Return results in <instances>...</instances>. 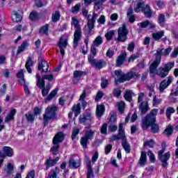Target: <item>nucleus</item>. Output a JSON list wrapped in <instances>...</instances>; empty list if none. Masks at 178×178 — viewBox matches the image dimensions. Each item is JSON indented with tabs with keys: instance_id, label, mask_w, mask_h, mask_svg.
Here are the masks:
<instances>
[{
	"instance_id": "obj_1",
	"label": "nucleus",
	"mask_w": 178,
	"mask_h": 178,
	"mask_svg": "<svg viewBox=\"0 0 178 178\" xmlns=\"http://www.w3.org/2000/svg\"><path fill=\"white\" fill-rule=\"evenodd\" d=\"M115 74L117 76V79H115L116 83H124V81H129L131 79H138L140 75L134 72H129L127 74H124L122 70H115Z\"/></svg>"
},
{
	"instance_id": "obj_2",
	"label": "nucleus",
	"mask_w": 178,
	"mask_h": 178,
	"mask_svg": "<svg viewBox=\"0 0 178 178\" xmlns=\"http://www.w3.org/2000/svg\"><path fill=\"white\" fill-rule=\"evenodd\" d=\"M156 115H158V109H152L149 114L142 118L141 127L143 130H147L151 124L156 122Z\"/></svg>"
},
{
	"instance_id": "obj_3",
	"label": "nucleus",
	"mask_w": 178,
	"mask_h": 178,
	"mask_svg": "<svg viewBox=\"0 0 178 178\" xmlns=\"http://www.w3.org/2000/svg\"><path fill=\"white\" fill-rule=\"evenodd\" d=\"M140 10H142L145 17L147 19L152 17V10H151V8L148 4L145 5L143 0L137 1L136 6L134 8V12H136V13H140Z\"/></svg>"
},
{
	"instance_id": "obj_4",
	"label": "nucleus",
	"mask_w": 178,
	"mask_h": 178,
	"mask_svg": "<svg viewBox=\"0 0 178 178\" xmlns=\"http://www.w3.org/2000/svg\"><path fill=\"white\" fill-rule=\"evenodd\" d=\"M72 24L74 26L75 31L74 33V48H77L79 42L81 40V27L79 24V20L76 17L72 18Z\"/></svg>"
},
{
	"instance_id": "obj_5",
	"label": "nucleus",
	"mask_w": 178,
	"mask_h": 178,
	"mask_svg": "<svg viewBox=\"0 0 178 178\" xmlns=\"http://www.w3.org/2000/svg\"><path fill=\"white\" fill-rule=\"evenodd\" d=\"M65 140V136L63 132L57 133L53 138V144L54 146L51 147L50 152L53 155H58V152H59V149L60 148V143H62Z\"/></svg>"
},
{
	"instance_id": "obj_6",
	"label": "nucleus",
	"mask_w": 178,
	"mask_h": 178,
	"mask_svg": "<svg viewBox=\"0 0 178 178\" xmlns=\"http://www.w3.org/2000/svg\"><path fill=\"white\" fill-rule=\"evenodd\" d=\"M58 107L55 105L47 107L45 111V113L43 115L44 126L48 125V120H52V119H56V111Z\"/></svg>"
},
{
	"instance_id": "obj_7",
	"label": "nucleus",
	"mask_w": 178,
	"mask_h": 178,
	"mask_svg": "<svg viewBox=\"0 0 178 178\" xmlns=\"http://www.w3.org/2000/svg\"><path fill=\"white\" fill-rule=\"evenodd\" d=\"M174 66L175 63H168L164 65V67H159L156 71V74L159 76V77L165 79V77L169 74V72H170Z\"/></svg>"
},
{
	"instance_id": "obj_8",
	"label": "nucleus",
	"mask_w": 178,
	"mask_h": 178,
	"mask_svg": "<svg viewBox=\"0 0 178 178\" xmlns=\"http://www.w3.org/2000/svg\"><path fill=\"white\" fill-rule=\"evenodd\" d=\"M98 17V14L93 13L92 15L89 14L87 17V24L85 26V29L88 27V34H91V31L95 27V22Z\"/></svg>"
},
{
	"instance_id": "obj_9",
	"label": "nucleus",
	"mask_w": 178,
	"mask_h": 178,
	"mask_svg": "<svg viewBox=\"0 0 178 178\" xmlns=\"http://www.w3.org/2000/svg\"><path fill=\"white\" fill-rule=\"evenodd\" d=\"M118 37L115 38L119 42H125L127 40V35L129 34V30L126 26V24H124L122 26L120 27L118 30Z\"/></svg>"
},
{
	"instance_id": "obj_10",
	"label": "nucleus",
	"mask_w": 178,
	"mask_h": 178,
	"mask_svg": "<svg viewBox=\"0 0 178 178\" xmlns=\"http://www.w3.org/2000/svg\"><path fill=\"white\" fill-rule=\"evenodd\" d=\"M92 138H94V131L91 129L86 131L85 135L80 139V144L82 145L83 149L87 148L88 140H92Z\"/></svg>"
},
{
	"instance_id": "obj_11",
	"label": "nucleus",
	"mask_w": 178,
	"mask_h": 178,
	"mask_svg": "<svg viewBox=\"0 0 178 178\" xmlns=\"http://www.w3.org/2000/svg\"><path fill=\"white\" fill-rule=\"evenodd\" d=\"M88 62L90 65L95 67L96 69H102V67H105L106 66V62L104 60H99L94 58V56H90L88 57Z\"/></svg>"
},
{
	"instance_id": "obj_12",
	"label": "nucleus",
	"mask_w": 178,
	"mask_h": 178,
	"mask_svg": "<svg viewBox=\"0 0 178 178\" xmlns=\"http://www.w3.org/2000/svg\"><path fill=\"white\" fill-rule=\"evenodd\" d=\"M173 83V78L168 76L167 79L163 80L159 85V90L160 92H163L168 86H170Z\"/></svg>"
},
{
	"instance_id": "obj_13",
	"label": "nucleus",
	"mask_w": 178,
	"mask_h": 178,
	"mask_svg": "<svg viewBox=\"0 0 178 178\" xmlns=\"http://www.w3.org/2000/svg\"><path fill=\"white\" fill-rule=\"evenodd\" d=\"M172 51V48L168 47L167 49H161L159 48L156 50V53L155 54L156 58L161 60L162 59V55L168 56Z\"/></svg>"
},
{
	"instance_id": "obj_14",
	"label": "nucleus",
	"mask_w": 178,
	"mask_h": 178,
	"mask_svg": "<svg viewBox=\"0 0 178 178\" xmlns=\"http://www.w3.org/2000/svg\"><path fill=\"white\" fill-rule=\"evenodd\" d=\"M161 162V166L162 168H164L166 169L168 166L169 165V163H168V161L170 159V152H168L167 153L164 154L161 157H159Z\"/></svg>"
},
{
	"instance_id": "obj_15",
	"label": "nucleus",
	"mask_w": 178,
	"mask_h": 178,
	"mask_svg": "<svg viewBox=\"0 0 178 178\" xmlns=\"http://www.w3.org/2000/svg\"><path fill=\"white\" fill-rule=\"evenodd\" d=\"M139 111H140V115H145L148 111L151 108H149V105L148 104V102L144 101L139 104L138 105Z\"/></svg>"
},
{
	"instance_id": "obj_16",
	"label": "nucleus",
	"mask_w": 178,
	"mask_h": 178,
	"mask_svg": "<svg viewBox=\"0 0 178 178\" xmlns=\"http://www.w3.org/2000/svg\"><path fill=\"white\" fill-rule=\"evenodd\" d=\"M91 120H92V116L90 113H83L79 116V123L82 124H86L87 122H91Z\"/></svg>"
},
{
	"instance_id": "obj_17",
	"label": "nucleus",
	"mask_w": 178,
	"mask_h": 178,
	"mask_svg": "<svg viewBox=\"0 0 178 178\" xmlns=\"http://www.w3.org/2000/svg\"><path fill=\"white\" fill-rule=\"evenodd\" d=\"M86 166L88 168V173L86 178H91L94 177V172L92 171V168H91V161L88 156H86Z\"/></svg>"
},
{
	"instance_id": "obj_18",
	"label": "nucleus",
	"mask_w": 178,
	"mask_h": 178,
	"mask_svg": "<svg viewBox=\"0 0 178 178\" xmlns=\"http://www.w3.org/2000/svg\"><path fill=\"white\" fill-rule=\"evenodd\" d=\"M161 64V60L156 57L155 60L152 63L149 67V73L150 74H154L156 72H157L156 69L158 66Z\"/></svg>"
},
{
	"instance_id": "obj_19",
	"label": "nucleus",
	"mask_w": 178,
	"mask_h": 178,
	"mask_svg": "<svg viewBox=\"0 0 178 178\" xmlns=\"http://www.w3.org/2000/svg\"><path fill=\"white\" fill-rule=\"evenodd\" d=\"M122 147L124 149L125 152L127 154H130V152L131 151V146H130V144L127 142V138L124 137L122 138Z\"/></svg>"
},
{
	"instance_id": "obj_20",
	"label": "nucleus",
	"mask_w": 178,
	"mask_h": 178,
	"mask_svg": "<svg viewBox=\"0 0 178 178\" xmlns=\"http://www.w3.org/2000/svg\"><path fill=\"white\" fill-rule=\"evenodd\" d=\"M49 68V65L47 61L42 60L41 63H39L38 70H42V73H47L48 69Z\"/></svg>"
},
{
	"instance_id": "obj_21",
	"label": "nucleus",
	"mask_w": 178,
	"mask_h": 178,
	"mask_svg": "<svg viewBox=\"0 0 178 178\" xmlns=\"http://www.w3.org/2000/svg\"><path fill=\"white\" fill-rule=\"evenodd\" d=\"M134 13V10L132 7H129L127 11V16L129 18V23H134L136 22V16L133 15Z\"/></svg>"
},
{
	"instance_id": "obj_22",
	"label": "nucleus",
	"mask_w": 178,
	"mask_h": 178,
	"mask_svg": "<svg viewBox=\"0 0 178 178\" xmlns=\"http://www.w3.org/2000/svg\"><path fill=\"white\" fill-rule=\"evenodd\" d=\"M81 165V163L80 162V160L76 161L73 158L69 160V168H70V169H77L78 168H80Z\"/></svg>"
},
{
	"instance_id": "obj_23",
	"label": "nucleus",
	"mask_w": 178,
	"mask_h": 178,
	"mask_svg": "<svg viewBox=\"0 0 178 178\" xmlns=\"http://www.w3.org/2000/svg\"><path fill=\"white\" fill-rule=\"evenodd\" d=\"M34 66V61L31 59V57H28L26 63L25 64V67L28 72V73L31 74L33 72V70H31V67Z\"/></svg>"
},
{
	"instance_id": "obj_24",
	"label": "nucleus",
	"mask_w": 178,
	"mask_h": 178,
	"mask_svg": "<svg viewBox=\"0 0 178 178\" xmlns=\"http://www.w3.org/2000/svg\"><path fill=\"white\" fill-rule=\"evenodd\" d=\"M145 163H147V153H145V152H141L140 157L138 161V165L143 168L145 166Z\"/></svg>"
},
{
	"instance_id": "obj_25",
	"label": "nucleus",
	"mask_w": 178,
	"mask_h": 178,
	"mask_svg": "<svg viewBox=\"0 0 178 178\" xmlns=\"http://www.w3.org/2000/svg\"><path fill=\"white\" fill-rule=\"evenodd\" d=\"M37 83L36 86L39 87V88H44L45 87V81L44 79H41V76L40 74H36Z\"/></svg>"
},
{
	"instance_id": "obj_26",
	"label": "nucleus",
	"mask_w": 178,
	"mask_h": 178,
	"mask_svg": "<svg viewBox=\"0 0 178 178\" xmlns=\"http://www.w3.org/2000/svg\"><path fill=\"white\" fill-rule=\"evenodd\" d=\"M49 24H46L44 26H42L39 30V34L40 35H49Z\"/></svg>"
},
{
	"instance_id": "obj_27",
	"label": "nucleus",
	"mask_w": 178,
	"mask_h": 178,
	"mask_svg": "<svg viewBox=\"0 0 178 178\" xmlns=\"http://www.w3.org/2000/svg\"><path fill=\"white\" fill-rule=\"evenodd\" d=\"M105 112V106L104 105H97L96 108V115L97 118H101L104 115Z\"/></svg>"
},
{
	"instance_id": "obj_28",
	"label": "nucleus",
	"mask_w": 178,
	"mask_h": 178,
	"mask_svg": "<svg viewBox=\"0 0 178 178\" xmlns=\"http://www.w3.org/2000/svg\"><path fill=\"white\" fill-rule=\"evenodd\" d=\"M124 59H126V53L121 54L116 60V66L118 67L123 65V62H124Z\"/></svg>"
},
{
	"instance_id": "obj_29",
	"label": "nucleus",
	"mask_w": 178,
	"mask_h": 178,
	"mask_svg": "<svg viewBox=\"0 0 178 178\" xmlns=\"http://www.w3.org/2000/svg\"><path fill=\"white\" fill-rule=\"evenodd\" d=\"M72 112L74 113V116L77 118V115H80L81 112V108L80 107V103L74 104L72 108Z\"/></svg>"
},
{
	"instance_id": "obj_30",
	"label": "nucleus",
	"mask_w": 178,
	"mask_h": 178,
	"mask_svg": "<svg viewBox=\"0 0 178 178\" xmlns=\"http://www.w3.org/2000/svg\"><path fill=\"white\" fill-rule=\"evenodd\" d=\"M134 94L133 90H127L124 95V98L126 99V101H128V102H131L133 101Z\"/></svg>"
},
{
	"instance_id": "obj_31",
	"label": "nucleus",
	"mask_w": 178,
	"mask_h": 178,
	"mask_svg": "<svg viewBox=\"0 0 178 178\" xmlns=\"http://www.w3.org/2000/svg\"><path fill=\"white\" fill-rule=\"evenodd\" d=\"M3 151L7 156H13V149H12V147L5 146L3 147Z\"/></svg>"
},
{
	"instance_id": "obj_32",
	"label": "nucleus",
	"mask_w": 178,
	"mask_h": 178,
	"mask_svg": "<svg viewBox=\"0 0 178 178\" xmlns=\"http://www.w3.org/2000/svg\"><path fill=\"white\" fill-rule=\"evenodd\" d=\"M58 45V47L66 48L67 47V39L64 36H61Z\"/></svg>"
},
{
	"instance_id": "obj_33",
	"label": "nucleus",
	"mask_w": 178,
	"mask_h": 178,
	"mask_svg": "<svg viewBox=\"0 0 178 178\" xmlns=\"http://www.w3.org/2000/svg\"><path fill=\"white\" fill-rule=\"evenodd\" d=\"M15 115H16V109H12L10 113L6 117L5 122L8 123V122H10V120H13Z\"/></svg>"
},
{
	"instance_id": "obj_34",
	"label": "nucleus",
	"mask_w": 178,
	"mask_h": 178,
	"mask_svg": "<svg viewBox=\"0 0 178 178\" xmlns=\"http://www.w3.org/2000/svg\"><path fill=\"white\" fill-rule=\"evenodd\" d=\"M163 35H165V32L163 31L152 33V37L156 41L158 40H161Z\"/></svg>"
},
{
	"instance_id": "obj_35",
	"label": "nucleus",
	"mask_w": 178,
	"mask_h": 178,
	"mask_svg": "<svg viewBox=\"0 0 178 178\" xmlns=\"http://www.w3.org/2000/svg\"><path fill=\"white\" fill-rule=\"evenodd\" d=\"M58 90H59L58 88H56L53 91H51L50 92V94L47 96V97L46 99V102L48 103L49 102H50L51 99H52V98H54L55 97V95H56V94H58Z\"/></svg>"
},
{
	"instance_id": "obj_36",
	"label": "nucleus",
	"mask_w": 178,
	"mask_h": 178,
	"mask_svg": "<svg viewBox=\"0 0 178 178\" xmlns=\"http://www.w3.org/2000/svg\"><path fill=\"white\" fill-rule=\"evenodd\" d=\"M118 134L122 138H124L126 135L124 134V128L123 127V123H120L118 126Z\"/></svg>"
},
{
	"instance_id": "obj_37",
	"label": "nucleus",
	"mask_w": 178,
	"mask_h": 178,
	"mask_svg": "<svg viewBox=\"0 0 178 178\" xmlns=\"http://www.w3.org/2000/svg\"><path fill=\"white\" fill-rule=\"evenodd\" d=\"M60 19V13L59 11H56L55 13L52 14L51 20L53 23H56Z\"/></svg>"
},
{
	"instance_id": "obj_38",
	"label": "nucleus",
	"mask_w": 178,
	"mask_h": 178,
	"mask_svg": "<svg viewBox=\"0 0 178 178\" xmlns=\"http://www.w3.org/2000/svg\"><path fill=\"white\" fill-rule=\"evenodd\" d=\"M115 34H116V31L112 30V31H108L105 34V38H106L107 41H111V40L113 38V35Z\"/></svg>"
},
{
	"instance_id": "obj_39",
	"label": "nucleus",
	"mask_w": 178,
	"mask_h": 178,
	"mask_svg": "<svg viewBox=\"0 0 178 178\" xmlns=\"http://www.w3.org/2000/svg\"><path fill=\"white\" fill-rule=\"evenodd\" d=\"M29 19L32 21L38 20V19H40V14H38L37 11H33L29 15Z\"/></svg>"
},
{
	"instance_id": "obj_40",
	"label": "nucleus",
	"mask_w": 178,
	"mask_h": 178,
	"mask_svg": "<svg viewBox=\"0 0 178 178\" xmlns=\"http://www.w3.org/2000/svg\"><path fill=\"white\" fill-rule=\"evenodd\" d=\"M175 112H176V110L173 107L167 108L165 115L169 120H170L172 113H175Z\"/></svg>"
},
{
	"instance_id": "obj_41",
	"label": "nucleus",
	"mask_w": 178,
	"mask_h": 178,
	"mask_svg": "<svg viewBox=\"0 0 178 178\" xmlns=\"http://www.w3.org/2000/svg\"><path fill=\"white\" fill-rule=\"evenodd\" d=\"M74 79H81L82 76H86V73L82 71L76 70L73 74Z\"/></svg>"
},
{
	"instance_id": "obj_42",
	"label": "nucleus",
	"mask_w": 178,
	"mask_h": 178,
	"mask_svg": "<svg viewBox=\"0 0 178 178\" xmlns=\"http://www.w3.org/2000/svg\"><path fill=\"white\" fill-rule=\"evenodd\" d=\"M35 3L37 8H42V6H45L48 2L47 0H36Z\"/></svg>"
},
{
	"instance_id": "obj_43",
	"label": "nucleus",
	"mask_w": 178,
	"mask_h": 178,
	"mask_svg": "<svg viewBox=\"0 0 178 178\" xmlns=\"http://www.w3.org/2000/svg\"><path fill=\"white\" fill-rule=\"evenodd\" d=\"M17 79L21 86H23V70H19L17 73Z\"/></svg>"
},
{
	"instance_id": "obj_44",
	"label": "nucleus",
	"mask_w": 178,
	"mask_h": 178,
	"mask_svg": "<svg viewBox=\"0 0 178 178\" xmlns=\"http://www.w3.org/2000/svg\"><path fill=\"white\" fill-rule=\"evenodd\" d=\"M102 37H101V35H99L93 41V45H95L96 47H99V45H102Z\"/></svg>"
},
{
	"instance_id": "obj_45",
	"label": "nucleus",
	"mask_w": 178,
	"mask_h": 178,
	"mask_svg": "<svg viewBox=\"0 0 178 178\" xmlns=\"http://www.w3.org/2000/svg\"><path fill=\"white\" fill-rule=\"evenodd\" d=\"M26 118L28 122H30L31 123H33L34 122V119H35V116L31 112H28L26 114Z\"/></svg>"
},
{
	"instance_id": "obj_46",
	"label": "nucleus",
	"mask_w": 178,
	"mask_h": 178,
	"mask_svg": "<svg viewBox=\"0 0 178 178\" xmlns=\"http://www.w3.org/2000/svg\"><path fill=\"white\" fill-rule=\"evenodd\" d=\"M117 105L119 112H120V113H123L124 112V106L126 105V104H124V102H120L117 103Z\"/></svg>"
},
{
	"instance_id": "obj_47",
	"label": "nucleus",
	"mask_w": 178,
	"mask_h": 178,
	"mask_svg": "<svg viewBox=\"0 0 178 178\" xmlns=\"http://www.w3.org/2000/svg\"><path fill=\"white\" fill-rule=\"evenodd\" d=\"M154 145H155L154 140H146L143 144V147H149L150 148H154Z\"/></svg>"
},
{
	"instance_id": "obj_48",
	"label": "nucleus",
	"mask_w": 178,
	"mask_h": 178,
	"mask_svg": "<svg viewBox=\"0 0 178 178\" xmlns=\"http://www.w3.org/2000/svg\"><path fill=\"white\" fill-rule=\"evenodd\" d=\"M22 15H19L18 13H15L12 16V20L15 22H22Z\"/></svg>"
},
{
	"instance_id": "obj_49",
	"label": "nucleus",
	"mask_w": 178,
	"mask_h": 178,
	"mask_svg": "<svg viewBox=\"0 0 178 178\" xmlns=\"http://www.w3.org/2000/svg\"><path fill=\"white\" fill-rule=\"evenodd\" d=\"M103 4H104V2H102L101 0L95 1V9L96 10H99V9H102Z\"/></svg>"
},
{
	"instance_id": "obj_50",
	"label": "nucleus",
	"mask_w": 178,
	"mask_h": 178,
	"mask_svg": "<svg viewBox=\"0 0 178 178\" xmlns=\"http://www.w3.org/2000/svg\"><path fill=\"white\" fill-rule=\"evenodd\" d=\"M4 170L6 172L8 175H10V173L13 172V165H12V163H8L6 168H5Z\"/></svg>"
},
{
	"instance_id": "obj_51",
	"label": "nucleus",
	"mask_w": 178,
	"mask_h": 178,
	"mask_svg": "<svg viewBox=\"0 0 178 178\" xmlns=\"http://www.w3.org/2000/svg\"><path fill=\"white\" fill-rule=\"evenodd\" d=\"M162 102V99L156 98V96H154L152 105L153 106H158Z\"/></svg>"
},
{
	"instance_id": "obj_52",
	"label": "nucleus",
	"mask_w": 178,
	"mask_h": 178,
	"mask_svg": "<svg viewBox=\"0 0 178 178\" xmlns=\"http://www.w3.org/2000/svg\"><path fill=\"white\" fill-rule=\"evenodd\" d=\"M165 15L159 14V23L160 26H163L165 24Z\"/></svg>"
},
{
	"instance_id": "obj_53",
	"label": "nucleus",
	"mask_w": 178,
	"mask_h": 178,
	"mask_svg": "<svg viewBox=\"0 0 178 178\" xmlns=\"http://www.w3.org/2000/svg\"><path fill=\"white\" fill-rule=\"evenodd\" d=\"M80 8H81V5L76 4L74 7L72 8V13H79L80 11Z\"/></svg>"
},
{
	"instance_id": "obj_54",
	"label": "nucleus",
	"mask_w": 178,
	"mask_h": 178,
	"mask_svg": "<svg viewBox=\"0 0 178 178\" xmlns=\"http://www.w3.org/2000/svg\"><path fill=\"white\" fill-rule=\"evenodd\" d=\"M150 126L152 127V133H158V131H159V127L158 124H155V122L150 124Z\"/></svg>"
},
{
	"instance_id": "obj_55",
	"label": "nucleus",
	"mask_w": 178,
	"mask_h": 178,
	"mask_svg": "<svg viewBox=\"0 0 178 178\" xmlns=\"http://www.w3.org/2000/svg\"><path fill=\"white\" fill-rule=\"evenodd\" d=\"M79 133H80V129L77 127L74 128L72 134V139L74 140V138H76V136H77Z\"/></svg>"
},
{
	"instance_id": "obj_56",
	"label": "nucleus",
	"mask_w": 178,
	"mask_h": 178,
	"mask_svg": "<svg viewBox=\"0 0 178 178\" xmlns=\"http://www.w3.org/2000/svg\"><path fill=\"white\" fill-rule=\"evenodd\" d=\"M147 155L149 157L150 161L154 163V162H155V155L154 154V153H152L151 150H148Z\"/></svg>"
},
{
	"instance_id": "obj_57",
	"label": "nucleus",
	"mask_w": 178,
	"mask_h": 178,
	"mask_svg": "<svg viewBox=\"0 0 178 178\" xmlns=\"http://www.w3.org/2000/svg\"><path fill=\"white\" fill-rule=\"evenodd\" d=\"M168 99H170L173 103L177 102V96L173 93H170L168 97Z\"/></svg>"
},
{
	"instance_id": "obj_58",
	"label": "nucleus",
	"mask_w": 178,
	"mask_h": 178,
	"mask_svg": "<svg viewBox=\"0 0 178 178\" xmlns=\"http://www.w3.org/2000/svg\"><path fill=\"white\" fill-rule=\"evenodd\" d=\"M108 80L106 79L105 78H102V83H101V87L102 88H106V87H108Z\"/></svg>"
},
{
	"instance_id": "obj_59",
	"label": "nucleus",
	"mask_w": 178,
	"mask_h": 178,
	"mask_svg": "<svg viewBox=\"0 0 178 178\" xmlns=\"http://www.w3.org/2000/svg\"><path fill=\"white\" fill-rule=\"evenodd\" d=\"M173 134V129L172 127H168L164 130V134L166 136H172Z\"/></svg>"
},
{
	"instance_id": "obj_60",
	"label": "nucleus",
	"mask_w": 178,
	"mask_h": 178,
	"mask_svg": "<svg viewBox=\"0 0 178 178\" xmlns=\"http://www.w3.org/2000/svg\"><path fill=\"white\" fill-rule=\"evenodd\" d=\"M113 94L114 97H116V98H119L122 94V91L120 90V89H118V88L114 89L113 91Z\"/></svg>"
},
{
	"instance_id": "obj_61",
	"label": "nucleus",
	"mask_w": 178,
	"mask_h": 178,
	"mask_svg": "<svg viewBox=\"0 0 178 178\" xmlns=\"http://www.w3.org/2000/svg\"><path fill=\"white\" fill-rule=\"evenodd\" d=\"M42 79H43V80H48L49 81H52V80H54V76L52 74L42 75Z\"/></svg>"
},
{
	"instance_id": "obj_62",
	"label": "nucleus",
	"mask_w": 178,
	"mask_h": 178,
	"mask_svg": "<svg viewBox=\"0 0 178 178\" xmlns=\"http://www.w3.org/2000/svg\"><path fill=\"white\" fill-rule=\"evenodd\" d=\"M120 139L122 140V137L119 136V134L118 135H113L110 137V141H119Z\"/></svg>"
},
{
	"instance_id": "obj_63",
	"label": "nucleus",
	"mask_w": 178,
	"mask_h": 178,
	"mask_svg": "<svg viewBox=\"0 0 178 178\" xmlns=\"http://www.w3.org/2000/svg\"><path fill=\"white\" fill-rule=\"evenodd\" d=\"M58 172V168H56V170L51 172L49 173V178H58V175L56 174Z\"/></svg>"
},
{
	"instance_id": "obj_64",
	"label": "nucleus",
	"mask_w": 178,
	"mask_h": 178,
	"mask_svg": "<svg viewBox=\"0 0 178 178\" xmlns=\"http://www.w3.org/2000/svg\"><path fill=\"white\" fill-rule=\"evenodd\" d=\"M35 171L34 170L30 171L25 178H35Z\"/></svg>"
}]
</instances>
